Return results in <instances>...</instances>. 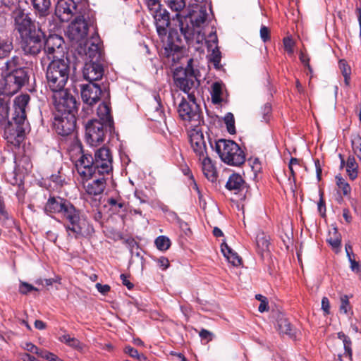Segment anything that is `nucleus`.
Instances as JSON below:
<instances>
[{"instance_id":"f257e3e1","label":"nucleus","mask_w":361,"mask_h":361,"mask_svg":"<svg viewBox=\"0 0 361 361\" xmlns=\"http://www.w3.org/2000/svg\"><path fill=\"white\" fill-rule=\"evenodd\" d=\"M176 18L187 44L199 49L205 40L204 29L209 18L207 7L201 5L188 6L185 14H176Z\"/></svg>"},{"instance_id":"f03ea898","label":"nucleus","mask_w":361,"mask_h":361,"mask_svg":"<svg viewBox=\"0 0 361 361\" xmlns=\"http://www.w3.org/2000/svg\"><path fill=\"white\" fill-rule=\"evenodd\" d=\"M69 65L64 59L52 60L47 69L46 77L50 90L54 92L53 101L66 100L71 95L65 85L69 78Z\"/></svg>"},{"instance_id":"7ed1b4c3","label":"nucleus","mask_w":361,"mask_h":361,"mask_svg":"<svg viewBox=\"0 0 361 361\" xmlns=\"http://www.w3.org/2000/svg\"><path fill=\"white\" fill-rule=\"evenodd\" d=\"M59 99H60L59 97ZM54 122L55 131L61 136H67L72 133L76 126L75 111L76 101L74 97H69L66 100L59 99L54 102Z\"/></svg>"},{"instance_id":"20e7f679","label":"nucleus","mask_w":361,"mask_h":361,"mask_svg":"<svg viewBox=\"0 0 361 361\" xmlns=\"http://www.w3.org/2000/svg\"><path fill=\"white\" fill-rule=\"evenodd\" d=\"M30 101L28 94H22L15 98L12 121H8L5 133L11 136L21 137L25 133L24 124L26 119V107Z\"/></svg>"},{"instance_id":"39448f33","label":"nucleus","mask_w":361,"mask_h":361,"mask_svg":"<svg viewBox=\"0 0 361 361\" xmlns=\"http://www.w3.org/2000/svg\"><path fill=\"white\" fill-rule=\"evenodd\" d=\"M69 235H88L92 231L87 219L80 214L73 204L69 202L61 214Z\"/></svg>"},{"instance_id":"423d86ee","label":"nucleus","mask_w":361,"mask_h":361,"mask_svg":"<svg viewBox=\"0 0 361 361\" xmlns=\"http://www.w3.org/2000/svg\"><path fill=\"white\" fill-rule=\"evenodd\" d=\"M215 150L221 159L231 166H240L245 161V155L234 141L219 140L216 142Z\"/></svg>"},{"instance_id":"0eeeda50","label":"nucleus","mask_w":361,"mask_h":361,"mask_svg":"<svg viewBox=\"0 0 361 361\" xmlns=\"http://www.w3.org/2000/svg\"><path fill=\"white\" fill-rule=\"evenodd\" d=\"M193 60L188 61L187 66L183 68H176L173 73V80L176 85L188 94H195L200 85L192 67Z\"/></svg>"},{"instance_id":"6e6552de","label":"nucleus","mask_w":361,"mask_h":361,"mask_svg":"<svg viewBox=\"0 0 361 361\" xmlns=\"http://www.w3.org/2000/svg\"><path fill=\"white\" fill-rule=\"evenodd\" d=\"M189 101L183 99L178 105L179 116L183 120L187 128L198 127L202 123L199 106L195 102V94H188Z\"/></svg>"},{"instance_id":"1a4fd4ad","label":"nucleus","mask_w":361,"mask_h":361,"mask_svg":"<svg viewBox=\"0 0 361 361\" xmlns=\"http://www.w3.org/2000/svg\"><path fill=\"white\" fill-rule=\"evenodd\" d=\"M11 17L13 20L15 30L18 32L20 37L42 30L41 27H37L35 21L32 19L30 13L20 8H16L12 12Z\"/></svg>"},{"instance_id":"9d476101","label":"nucleus","mask_w":361,"mask_h":361,"mask_svg":"<svg viewBox=\"0 0 361 361\" xmlns=\"http://www.w3.org/2000/svg\"><path fill=\"white\" fill-rule=\"evenodd\" d=\"M85 140L91 146H97L102 143L106 133L109 130V127L97 119L88 121L85 125Z\"/></svg>"},{"instance_id":"9b49d317","label":"nucleus","mask_w":361,"mask_h":361,"mask_svg":"<svg viewBox=\"0 0 361 361\" xmlns=\"http://www.w3.org/2000/svg\"><path fill=\"white\" fill-rule=\"evenodd\" d=\"M44 34L42 30L20 37V46L25 55L37 56L43 47Z\"/></svg>"},{"instance_id":"f8f14e48","label":"nucleus","mask_w":361,"mask_h":361,"mask_svg":"<svg viewBox=\"0 0 361 361\" xmlns=\"http://www.w3.org/2000/svg\"><path fill=\"white\" fill-rule=\"evenodd\" d=\"M94 169L100 175L109 174L112 171V155L109 148L102 147L94 152Z\"/></svg>"},{"instance_id":"ddd939ff","label":"nucleus","mask_w":361,"mask_h":361,"mask_svg":"<svg viewBox=\"0 0 361 361\" xmlns=\"http://www.w3.org/2000/svg\"><path fill=\"white\" fill-rule=\"evenodd\" d=\"M63 39L57 35H51L43 44L47 60H58L63 56Z\"/></svg>"},{"instance_id":"4468645a","label":"nucleus","mask_w":361,"mask_h":361,"mask_svg":"<svg viewBox=\"0 0 361 361\" xmlns=\"http://www.w3.org/2000/svg\"><path fill=\"white\" fill-rule=\"evenodd\" d=\"M83 52L86 61H102L104 54L101 47V42L97 35H93L87 40L82 47L80 45V52Z\"/></svg>"},{"instance_id":"2eb2a0df","label":"nucleus","mask_w":361,"mask_h":361,"mask_svg":"<svg viewBox=\"0 0 361 361\" xmlns=\"http://www.w3.org/2000/svg\"><path fill=\"white\" fill-rule=\"evenodd\" d=\"M87 23L83 18L78 16L68 26L67 36L72 42L81 44V42L87 37Z\"/></svg>"},{"instance_id":"dca6fc26","label":"nucleus","mask_w":361,"mask_h":361,"mask_svg":"<svg viewBox=\"0 0 361 361\" xmlns=\"http://www.w3.org/2000/svg\"><path fill=\"white\" fill-rule=\"evenodd\" d=\"M188 130L191 147L195 154L199 157V159H201L203 156L207 154V152L206 142L200 126L188 128Z\"/></svg>"},{"instance_id":"f3484780","label":"nucleus","mask_w":361,"mask_h":361,"mask_svg":"<svg viewBox=\"0 0 361 361\" xmlns=\"http://www.w3.org/2000/svg\"><path fill=\"white\" fill-rule=\"evenodd\" d=\"M27 80V74L24 68L6 75V94H13L16 93Z\"/></svg>"},{"instance_id":"a211bd4d","label":"nucleus","mask_w":361,"mask_h":361,"mask_svg":"<svg viewBox=\"0 0 361 361\" xmlns=\"http://www.w3.org/2000/svg\"><path fill=\"white\" fill-rule=\"evenodd\" d=\"M75 168L79 175L85 180H88L97 171L94 169V162L92 157L88 154H83L75 163Z\"/></svg>"},{"instance_id":"6ab92c4d","label":"nucleus","mask_w":361,"mask_h":361,"mask_svg":"<svg viewBox=\"0 0 361 361\" xmlns=\"http://www.w3.org/2000/svg\"><path fill=\"white\" fill-rule=\"evenodd\" d=\"M102 61H86L83 68L84 78L90 82L102 79L104 75Z\"/></svg>"},{"instance_id":"aec40b11","label":"nucleus","mask_w":361,"mask_h":361,"mask_svg":"<svg viewBox=\"0 0 361 361\" xmlns=\"http://www.w3.org/2000/svg\"><path fill=\"white\" fill-rule=\"evenodd\" d=\"M100 87L94 82L83 85L81 87V97L85 105L92 106L97 103L101 96Z\"/></svg>"},{"instance_id":"412c9836","label":"nucleus","mask_w":361,"mask_h":361,"mask_svg":"<svg viewBox=\"0 0 361 361\" xmlns=\"http://www.w3.org/2000/svg\"><path fill=\"white\" fill-rule=\"evenodd\" d=\"M76 9L75 3L73 0H58L55 8V14L62 22L71 19Z\"/></svg>"},{"instance_id":"4be33fe9","label":"nucleus","mask_w":361,"mask_h":361,"mask_svg":"<svg viewBox=\"0 0 361 361\" xmlns=\"http://www.w3.org/2000/svg\"><path fill=\"white\" fill-rule=\"evenodd\" d=\"M154 18L157 33L162 39L166 36L168 27L170 25L169 13L165 9H157Z\"/></svg>"},{"instance_id":"5701e85b","label":"nucleus","mask_w":361,"mask_h":361,"mask_svg":"<svg viewBox=\"0 0 361 361\" xmlns=\"http://www.w3.org/2000/svg\"><path fill=\"white\" fill-rule=\"evenodd\" d=\"M70 202L61 197H50L44 207V210L47 213L62 214L66 205Z\"/></svg>"},{"instance_id":"b1692460","label":"nucleus","mask_w":361,"mask_h":361,"mask_svg":"<svg viewBox=\"0 0 361 361\" xmlns=\"http://www.w3.org/2000/svg\"><path fill=\"white\" fill-rule=\"evenodd\" d=\"M106 187V180L104 178H99L84 183L85 192L92 196H97L102 194Z\"/></svg>"},{"instance_id":"393cba45","label":"nucleus","mask_w":361,"mask_h":361,"mask_svg":"<svg viewBox=\"0 0 361 361\" xmlns=\"http://www.w3.org/2000/svg\"><path fill=\"white\" fill-rule=\"evenodd\" d=\"M97 115L100 118V121L106 127H109V130L111 131L114 128L113 118L111 115V109L109 104L103 102L98 106Z\"/></svg>"},{"instance_id":"a878e982","label":"nucleus","mask_w":361,"mask_h":361,"mask_svg":"<svg viewBox=\"0 0 361 361\" xmlns=\"http://www.w3.org/2000/svg\"><path fill=\"white\" fill-rule=\"evenodd\" d=\"M200 160L202 161V171L206 178L212 182L216 180V172L215 167L207 154L203 156Z\"/></svg>"},{"instance_id":"bb28decb","label":"nucleus","mask_w":361,"mask_h":361,"mask_svg":"<svg viewBox=\"0 0 361 361\" xmlns=\"http://www.w3.org/2000/svg\"><path fill=\"white\" fill-rule=\"evenodd\" d=\"M23 59L19 56H14L6 61L3 70L5 71L8 75L17 71L18 69H23Z\"/></svg>"},{"instance_id":"cd10ccee","label":"nucleus","mask_w":361,"mask_h":361,"mask_svg":"<svg viewBox=\"0 0 361 361\" xmlns=\"http://www.w3.org/2000/svg\"><path fill=\"white\" fill-rule=\"evenodd\" d=\"M180 54L179 47L173 43H168L163 51V54L169 59L171 58L173 62L178 60Z\"/></svg>"},{"instance_id":"c85d7f7f","label":"nucleus","mask_w":361,"mask_h":361,"mask_svg":"<svg viewBox=\"0 0 361 361\" xmlns=\"http://www.w3.org/2000/svg\"><path fill=\"white\" fill-rule=\"evenodd\" d=\"M13 49V40L10 37L0 38V59L9 56Z\"/></svg>"},{"instance_id":"c756f323","label":"nucleus","mask_w":361,"mask_h":361,"mask_svg":"<svg viewBox=\"0 0 361 361\" xmlns=\"http://www.w3.org/2000/svg\"><path fill=\"white\" fill-rule=\"evenodd\" d=\"M244 183L241 176L237 173H233L230 176L226 187L229 190H239Z\"/></svg>"},{"instance_id":"7c9ffc66","label":"nucleus","mask_w":361,"mask_h":361,"mask_svg":"<svg viewBox=\"0 0 361 361\" xmlns=\"http://www.w3.org/2000/svg\"><path fill=\"white\" fill-rule=\"evenodd\" d=\"M353 250H345L348 260L350 264V269L355 273L361 272V261L357 254L353 252Z\"/></svg>"},{"instance_id":"2f4dec72","label":"nucleus","mask_w":361,"mask_h":361,"mask_svg":"<svg viewBox=\"0 0 361 361\" xmlns=\"http://www.w3.org/2000/svg\"><path fill=\"white\" fill-rule=\"evenodd\" d=\"M221 252L228 263L235 267L242 264V258L234 250H221Z\"/></svg>"},{"instance_id":"473e14b6","label":"nucleus","mask_w":361,"mask_h":361,"mask_svg":"<svg viewBox=\"0 0 361 361\" xmlns=\"http://www.w3.org/2000/svg\"><path fill=\"white\" fill-rule=\"evenodd\" d=\"M59 341L75 350H82V343L76 338L71 337L69 334H64L60 336Z\"/></svg>"},{"instance_id":"72a5a7b5","label":"nucleus","mask_w":361,"mask_h":361,"mask_svg":"<svg viewBox=\"0 0 361 361\" xmlns=\"http://www.w3.org/2000/svg\"><path fill=\"white\" fill-rule=\"evenodd\" d=\"M168 7L172 11L178 13H183L184 9L186 8V0H166Z\"/></svg>"},{"instance_id":"f704fd0d","label":"nucleus","mask_w":361,"mask_h":361,"mask_svg":"<svg viewBox=\"0 0 361 361\" xmlns=\"http://www.w3.org/2000/svg\"><path fill=\"white\" fill-rule=\"evenodd\" d=\"M34 8L42 16H44L51 6L50 0H29Z\"/></svg>"},{"instance_id":"c9c22d12","label":"nucleus","mask_w":361,"mask_h":361,"mask_svg":"<svg viewBox=\"0 0 361 361\" xmlns=\"http://www.w3.org/2000/svg\"><path fill=\"white\" fill-rule=\"evenodd\" d=\"M338 338L340 340H341L343 343V347L345 350L343 355L351 360L353 352L351 348L352 342L350 338L348 336H346L343 332H338Z\"/></svg>"},{"instance_id":"e433bc0d","label":"nucleus","mask_w":361,"mask_h":361,"mask_svg":"<svg viewBox=\"0 0 361 361\" xmlns=\"http://www.w3.org/2000/svg\"><path fill=\"white\" fill-rule=\"evenodd\" d=\"M357 164L354 157H349L346 162V171L351 180H354L357 176Z\"/></svg>"},{"instance_id":"4c0bfd02","label":"nucleus","mask_w":361,"mask_h":361,"mask_svg":"<svg viewBox=\"0 0 361 361\" xmlns=\"http://www.w3.org/2000/svg\"><path fill=\"white\" fill-rule=\"evenodd\" d=\"M270 236L263 231H259L256 236V245L259 248H267L271 245Z\"/></svg>"},{"instance_id":"58836bf2","label":"nucleus","mask_w":361,"mask_h":361,"mask_svg":"<svg viewBox=\"0 0 361 361\" xmlns=\"http://www.w3.org/2000/svg\"><path fill=\"white\" fill-rule=\"evenodd\" d=\"M221 85L219 82H214L212 86V100L214 104H219L221 102Z\"/></svg>"},{"instance_id":"ea45409f","label":"nucleus","mask_w":361,"mask_h":361,"mask_svg":"<svg viewBox=\"0 0 361 361\" xmlns=\"http://www.w3.org/2000/svg\"><path fill=\"white\" fill-rule=\"evenodd\" d=\"M210 50H212V54L209 60L216 69H219L221 68L220 62L221 59L219 49L218 46H215L214 48L210 49Z\"/></svg>"},{"instance_id":"a19ab883","label":"nucleus","mask_w":361,"mask_h":361,"mask_svg":"<svg viewBox=\"0 0 361 361\" xmlns=\"http://www.w3.org/2000/svg\"><path fill=\"white\" fill-rule=\"evenodd\" d=\"M339 68L344 77V82L347 86H348L350 83V75L351 73L350 67L345 61L341 60L339 61Z\"/></svg>"},{"instance_id":"79ce46f5","label":"nucleus","mask_w":361,"mask_h":361,"mask_svg":"<svg viewBox=\"0 0 361 361\" xmlns=\"http://www.w3.org/2000/svg\"><path fill=\"white\" fill-rule=\"evenodd\" d=\"M336 185L338 188L342 191L344 195H348L350 193L351 188L350 185L341 176H336Z\"/></svg>"},{"instance_id":"37998d69","label":"nucleus","mask_w":361,"mask_h":361,"mask_svg":"<svg viewBox=\"0 0 361 361\" xmlns=\"http://www.w3.org/2000/svg\"><path fill=\"white\" fill-rule=\"evenodd\" d=\"M9 106L6 101L0 97V123L6 121L8 117Z\"/></svg>"},{"instance_id":"c03bdc74","label":"nucleus","mask_w":361,"mask_h":361,"mask_svg":"<svg viewBox=\"0 0 361 361\" xmlns=\"http://www.w3.org/2000/svg\"><path fill=\"white\" fill-rule=\"evenodd\" d=\"M340 312L343 314H348L351 311L352 307L349 302V297L347 295H342L340 297Z\"/></svg>"},{"instance_id":"a18cd8bd","label":"nucleus","mask_w":361,"mask_h":361,"mask_svg":"<svg viewBox=\"0 0 361 361\" xmlns=\"http://www.w3.org/2000/svg\"><path fill=\"white\" fill-rule=\"evenodd\" d=\"M224 122L226 125L227 130L231 134L235 133V119L233 114L228 113L224 117Z\"/></svg>"},{"instance_id":"49530a36","label":"nucleus","mask_w":361,"mask_h":361,"mask_svg":"<svg viewBox=\"0 0 361 361\" xmlns=\"http://www.w3.org/2000/svg\"><path fill=\"white\" fill-rule=\"evenodd\" d=\"M0 220L4 223H8V224H12L13 219L10 217L8 213L6 210L4 201L0 197Z\"/></svg>"},{"instance_id":"de8ad7c7","label":"nucleus","mask_w":361,"mask_h":361,"mask_svg":"<svg viewBox=\"0 0 361 361\" xmlns=\"http://www.w3.org/2000/svg\"><path fill=\"white\" fill-rule=\"evenodd\" d=\"M154 243L157 248H169L171 246L170 239L165 235L157 237Z\"/></svg>"},{"instance_id":"09e8293b","label":"nucleus","mask_w":361,"mask_h":361,"mask_svg":"<svg viewBox=\"0 0 361 361\" xmlns=\"http://www.w3.org/2000/svg\"><path fill=\"white\" fill-rule=\"evenodd\" d=\"M283 44L285 51L288 55L292 56L294 53L295 42L290 37H286L283 39Z\"/></svg>"},{"instance_id":"8fccbe9b","label":"nucleus","mask_w":361,"mask_h":361,"mask_svg":"<svg viewBox=\"0 0 361 361\" xmlns=\"http://www.w3.org/2000/svg\"><path fill=\"white\" fill-rule=\"evenodd\" d=\"M271 113V106L268 103L265 104L259 112V115L262 116V121L264 122H268L269 121Z\"/></svg>"},{"instance_id":"3c124183","label":"nucleus","mask_w":361,"mask_h":361,"mask_svg":"<svg viewBox=\"0 0 361 361\" xmlns=\"http://www.w3.org/2000/svg\"><path fill=\"white\" fill-rule=\"evenodd\" d=\"M352 147L357 157L361 158V137L355 135L352 138Z\"/></svg>"},{"instance_id":"603ef678","label":"nucleus","mask_w":361,"mask_h":361,"mask_svg":"<svg viewBox=\"0 0 361 361\" xmlns=\"http://www.w3.org/2000/svg\"><path fill=\"white\" fill-rule=\"evenodd\" d=\"M125 353L126 354L129 355L131 357L135 358L138 360H142L146 359V357L143 354H140L135 348H134L130 345L126 346L125 348Z\"/></svg>"},{"instance_id":"864d4df0","label":"nucleus","mask_w":361,"mask_h":361,"mask_svg":"<svg viewBox=\"0 0 361 361\" xmlns=\"http://www.w3.org/2000/svg\"><path fill=\"white\" fill-rule=\"evenodd\" d=\"M255 298L257 300L260 301V304L258 307V310L259 312H264L269 310L268 300L265 296L261 294H257L255 295Z\"/></svg>"},{"instance_id":"5fc2aeb1","label":"nucleus","mask_w":361,"mask_h":361,"mask_svg":"<svg viewBox=\"0 0 361 361\" xmlns=\"http://www.w3.org/2000/svg\"><path fill=\"white\" fill-rule=\"evenodd\" d=\"M205 42L207 45L208 49L210 50V49L214 48L215 46H218V37L216 34V32H212L208 35V39H206L203 41V42Z\"/></svg>"},{"instance_id":"6e6d98bb","label":"nucleus","mask_w":361,"mask_h":361,"mask_svg":"<svg viewBox=\"0 0 361 361\" xmlns=\"http://www.w3.org/2000/svg\"><path fill=\"white\" fill-rule=\"evenodd\" d=\"M279 329L281 333L285 334H291L290 324L286 319H281L279 322Z\"/></svg>"},{"instance_id":"4d7b16f0","label":"nucleus","mask_w":361,"mask_h":361,"mask_svg":"<svg viewBox=\"0 0 361 361\" xmlns=\"http://www.w3.org/2000/svg\"><path fill=\"white\" fill-rule=\"evenodd\" d=\"M107 203L111 206V209L115 212H119L124 205L123 202L114 198L108 199Z\"/></svg>"},{"instance_id":"13d9d810","label":"nucleus","mask_w":361,"mask_h":361,"mask_svg":"<svg viewBox=\"0 0 361 361\" xmlns=\"http://www.w3.org/2000/svg\"><path fill=\"white\" fill-rule=\"evenodd\" d=\"M270 30L265 25H262L259 31V35L262 40L267 42L270 40Z\"/></svg>"},{"instance_id":"bf43d9fd","label":"nucleus","mask_w":361,"mask_h":361,"mask_svg":"<svg viewBox=\"0 0 361 361\" xmlns=\"http://www.w3.org/2000/svg\"><path fill=\"white\" fill-rule=\"evenodd\" d=\"M161 105L159 103L157 104V106L155 107L154 115L151 116V120L155 121H159L164 118V112L161 109Z\"/></svg>"},{"instance_id":"052dcab7","label":"nucleus","mask_w":361,"mask_h":361,"mask_svg":"<svg viewBox=\"0 0 361 361\" xmlns=\"http://www.w3.org/2000/svg\"><path fill=\"white\" fill-rule=\"evenodd\" d=\"M333 234L334 237H330L329 238L327 239V241L333 247L336 248L341 244V239L336 231H334Z\"/></svg>"},{"instance_id":"680f3d73","label":"nucleus","mask_w":361,"mask_h":361,"mask_svg":"<svg viewBox=\"0 0 361 361\" xmlns=\"http://www.w3.org/2000/svg\"><path fill=\"white\" fill-rule=\"evenodd\" d=\"M33 290H37V289L27 283H22L20 286V292L22 294H27Z\"/></svg>"},{"instance_id":"e2e57ef3","label":"nucleus","mask_w":361,"mask_h":361,"mask_svg":"<svg viewBox=\"0 0 361 361\" xmlns=\"http://www.w3.org/2000/svg\"><path fill=\"white\" fill-rule=\"evenodd\" d=\"M18 357L20 361H38L34 356L26 353H19Z\"/></svg>"},{"instance_id":"0e129e2a","label":"nucleus","mask_w":361,"mask_h":361,"mask_svg":"<svg viewBox=\"0 0 361 361\" xmlns=\"http://www.w3.org/2000/svg\"><path fill=\"white\" fill-rule=\"evenodd\" d=\"M322 309L324 312L325 314H329L330 312V303L329 300L326 297H323L322 300Z\"/></svg>"},{"instance_id":"69168bd1","label":"nucleus","mask_w":361,"mask_h":361,"mask_svg":"<svg viewBox=\"0 0 361 361\" xmlns=\"http://www.w3.org/2000/svg\"><path fill=\"white\" fill-rule=\"evenodd\" d=\"M199 336L202 339H205V340H207V341H212L213 334H212V332L209 331L208 330L202 329L199 332Z\"/></svg>"},{"instance_id":"338daca9","label":"nucleus","mask_w":361,"mask_h":361,"mask_svg":"<svg viewBox=\"0 0 361 361\" xmlns=\"http://www.w3.org/2000/svg\"><path fill=\"white\" fill-rule=\"evenodd\" d=\"M97 290L103 295L106 294L110 290V286L109 285H102L99 283H97L95 285Z\"/></svg>"},{"instance_id":"774afa93","label":"nucleus","mask_w":361,"mask_h":361,"mask_svg":"<svg viewBox=\"0 0 361 361\" xmlns=\"http://www.w3.org/2000/svg\"><path fill=\"white\" fill-rule=\"evenodd\" d=\"M159 267L163 269H166L169 266V261L167 258L161 257L157 259Z\"/></svg>"}]
</instances>
